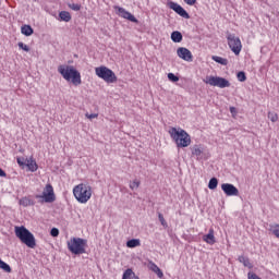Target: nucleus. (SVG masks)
<instances>
[{
	"mask_svg": "<svg viewBox=\"0 0 279 279\" xmlns=\"http://www.w3.org/2000/svg\"><path fill=\"white\" fill-rule=\"evenodd\" d=\"M50 234L52 235V236H59L60 235V230H58V228H52L51 230H50Z\"/></svg>",
	"mask_w": 279,
	"mask_h": 279,
	"instance_id": "37",
	"label": "nucleus"
},
{
	"mask_svg": "<svg viewBox=\"0 0 279 279\" xmlns=\"http://www.w3.org/2000/svg\"><path fill=\"white\" fill-rule=\"evenodd\" d=\"M0 269L5 271V274H12V267H10V265H8V263L3 262L2 259H0Z\"/></svg>",
	"mask_w": 279,
	"mask_h": 279,
	"instance_id": "23",
	"label": "nucleus"
},
{
	"mask_svg": "<svg viewBox=\"0 0 279 279\" xmlns=\"http://www.w3.org/2000/svg\"><path fill=\"white\" fill-rule=\"evenodd\" d=\"M158 219L161 226H163V228H167V220H165V216L162 214H158Z\"/></svg>",
	"mask_w": 279,
	"mask_h": 279,
	"instance_id": "35",
	"label": "nucleus"
},
{
	"mask_svg": "<svg viewBox=\"0 0 279 279\" xmlns=\"http://www.w3.org/2000/svg\"><path fill=\"white\" fill-rule=\"evenodd\" d=\"M236 77H238L239 82H245L247 80V76L245 75V72H243V71L238 72Z\"/></svg>",
	"mask_w": 279,
	"mask_h": 279,
	"instance_id": "31",
	"label": "nucleus"
},
{
	"mask_svg": "<svg viewBox=\"0 0 279 279\" xmlns=\"http://www.w3.org/2000/svg\"><path fill=\"white\" fill-rule=\"evenodd\" d=\"M95 73L98 77H100V80L107 82V84H114V82H117V74H114L113 71L107 66L101 65L96 68Z\"/></svg>",
	"mask_w": 279,
	"mask_h": 279,
	"instance_id": "6",
	"label": "nucleus"
},
{
	"mask_svg": "<svg viewBox=\"0 0 279 279\" xmlns=\"http://www.w3.org/2000/svg\"><path fill=\"white\" fill-rule=\"evenodd\" d=\"M186 5H195L197 3V0H183Z\"/></svg>",
	"mask_w": 279,
	"mask_h": 279,
	"instance_id": "39",
	"label": "nucleus"
},
{
	"mask_svg": "<svg viewBox=\"0 0 279 279\" xmlns=\"http://www.w3.org/2000/svg\"><path fill=\"white\" fill-rule=\"evenodd\" d=\"M170 10H173L179 16H182V19H191V15H189V12L182 8V5L178 4L177 2H169Z\"/></svg>",
	"mask_w": 279,
	"mask_h": 279,
	"instance_id": "11",
	"label": "nucleus"
},
{
	"mask_svg": "<svg viewBox=\"0 0 279 279\" xmlns=\"http://www.w3.org/2000/svg\"><path fill=\"white\" fill-rule=\"evenodd\" d=\"M203 241H205V243H208V245H215L217 243V240H215V230L209 229L208 234H205L203 236Z\"/></svg>",
	"mask_w": 279,
	"mask_h": 279,
	"instance_id": "14",
	"label": "nucleus"
},
{
	"mask_svg": "<svg viewBox=\"0 0 279 279\" xmlns=\"http://www.w3.org/2000/svg\"><path fill=\"white\" fill-rule=\"evenodd\" d=\"M85 117L87 118V119H90V120H93V119H97V117H99V114H97V113H86L85 114Z\"/></svg>",
	"mask_w": 279,
	"mask_h": 279,
	"instance_id": "38",
	"label": "nucleus"
},
{
	"mask_svg": "<svg viewBox=\"0 0 279 279\" xmlns=\"http://www.w3.org/2000/svg\"><path fill=\"white\" fill-rule=\"evenodd\" d=\"M36 199H44L40 201V203L43 204V202H45L46 204H53V202H56V193L53 192V185H51L50 183L46 184L43 194H37Z\"/></svg>",
	"mask_w": 279,
	"mask_h": 279,
	"instance_id": "8",
	"label": "nucleus"
},
{
	"mask_svg": "<svg viewBox=\"0 0 279 279\" xmlns=\"http://www.w3.org/2000/svg\"><path fill=\"white\" fill-rule=\"evenodd\" d=\"M171 138L174 141L177 147H189L191 145V135L182 129L171 128L169 130Z\"/></svg>",
	"mask_w": 279,
	"mask_h": 279,
	"instance_id": "2",
	"label": "nucleus"
},
{
	"mask_svg": "<svg viewBox=\"0 0 279 279\" xmlns=\"http://www.w3.org/2000/svg\"><path fill=\"white\" fill-rule=\"evenodd\" d=\"M136 279H138V277H136Z\"/></svg>",
	"mask_w": 279,
	"mask_h": 279,
	"instance_id": "42",
	"label": "nucleus"
},
{
	"mask_svg": "<svg viewBox=\"0 0 279 279\" xmlns=\"http://www.w3.org/2000/svg\"><path fill=\"white\" fill-rule=\"evenodd\" d=\"M214 62H217L218 64H222V66H228V59L214 56L213 57Z\"/></svg>",
	"mask_w": 279,
	"mask_h": 279,
	"instance_id": "24",
	"label": "nucleus"
},
{
	"mask_svg": "<svg viewBox=\"0 0 279 279\" xmlns=\"http://www.w3.org/2000/svg\"><path fill=\"white\" fill-rule=\"evenodd\" d=\"M149 269H151L154 271V274H157L158 278L165 277V274L162 272L160 267H158V265H156L154 262L149 263Z\"/></svg>",
	"mask_w": 279,
	"mask_h": 279,
	"instance_id": "16",
	"label": "nucleus"
},
{
	"mask_svg": "<svg viewBox=\"0 0 279 279\" xmlns=\"http://www.w3.org/2000/svg\"><path fill=\"white\" fill-rule=\"evenodd\" d=\"M140 245H141V240L138 239H132L126 242V247H130V248L140 247Z\"/></svg>",
	"mask_w": 279,
	"mask_h": 279,
	"instance_id": "22",
	"label": "nucleus"
},
{
	"mask_svg": "<svg viewBox=\"0 0 279 279\" xmlns=\"http://www.w3.org/2000/svg\"><path fill=\"white\" fill-rule=\"evenodd\" d=\"M227 43L231 51L234 52V56H240L241 50L243 49V44H241V38L236 37L235 34L227 32Z\"/></svg>",
	"mask_w": 279,
	"mask_h": 279,
	"instance_id": "7",
	"label": "nucleus"
},
{
	"mask_svg": "<svg viewBox=\"0 0 279 279\" xmlns=\"http://www.w3.org/2000/svg\"><path fill=\"white\" fill-rule=\"evenodd\" d=\"M221 190L225 194H227L228 197L238 196L239 195V189L234 186L232 183H223L221 185Z\"/></svg>",
	"mask_w": 279,
	"mask_h": 279,
	"instance_id": "13",
	"label": "nucleus"
},
{
	"mask_svg": "<svg viewBox=\"0 0 279 279\" xmlns=\"http://www.w3.org/2000/svg\"><path fill=\"white\" fill-rule=\"evenodd\" d=\"M129 186L131 191H135V189H138V186H141V181L135 179L133 182H130Z\"/></svg>",
	"mask_w": 279,
	"mask_h": 279,
	"instance_id": "30",
	"label": "nucleus"
},
{
	"mask_svg": "<svg viewBox=\"0 0 279 279\" xmlns=\"http://www.w3.org/2000/svg\"><path fill=\"white\" fill-rule=\"evenodd\" d=\"M114 10L118 14V16H121V19H126V21H131V23H138V20L129 11H126L123 7H114Z\"/></svg>",
	"mask_w": 279,
	"mask_h": 279,
	"instance_id": "10",
	"label": "nucleus"
},
{
	"mask_svg": "<svg viewBox=\"0 0 279 279\" xmlns=\"http://www.w3.org/2000/svg\"><path fill=\"white\" fill-rule=\"evenodd\" d=\"M88 246V240L82 238H72L68 241V250L80 256V254H86V247Z\"/></svg>",
	"mask_w": 279,
	"mask_h": 279,
	"instance_id": "5",
	"label": "nucleus"
},
{
	"mask_svg": "<svg viewBox=\"0 0 279 279\" xmlns=\"http://www.w3.org/2000/svg\"><path fill=\"white\" fill-rule=\"evenodd\" d=\"M68 7L74 12H80L82 10V5L77 3H69Z\"/></svg>",
	"mask_w": 279,
	"mask_h": 279,
	"instance_id": "29",
	"label": "nucleus"
},
{
	"mask_svg": "<svg viewBox=\"0 0 279 279\" xmlns=\"http://www.w3.org/2000/svg\"><path fill=\"white\" fill-rule=\"evenodd\" d=\"M7 173L5 171H3V169L0 168V178H7Z\"/></svg>",
	"mask_w": 279,
	"mask_h": 279,
	"instance_id": "40",
	"label": "nucleus"
},
{
	"mask_svg": "<svg viewBox=\"0 0 279 279\" xmlns=\"http://www.w3.org/2000/svg\"><path fill=\"white\" fill-rule=\"evenodd\" d=\"M177 54L185 62H193V53L189 48L180 47L177 49Z\"/></svg>",
	"mask_w": 279,
	"mask_h": 279,
	"instance_id": "12",
	"label": "nucleus"
},
{
	"mask_svg": "<svg viewBox=\"0 0 279 279\" xmlns=\"http://www.w3.org/2000/svg\"><path fill=\"white\" fill-rule=\"evenodd\" d=\"M268 119L272 122L276 123V121H278V114L275 112L269 111L268 112Z\"/></svg>",
	"mask_w": 279,
	"mask_h": 279,
	"instance_id": "32",
	"label": "nucleus"
},
{
	"mask_svg": "<svg viewBox=\"0 0 279 279\" xmlns=\"http://www.w3.org/2000/svg\"><path fill=\"white\" fill-rule=\"evenodd\" d=\"M268 230H269V232L275 234L277 239H279V225L278 223H270Z\"/></svg>",
	"mask_w": 279,
	"mask_h": 279,
	"instance_id": "21",
	"label": "nucleus"
},
{
	"mask_svg": "<svg viewBox=\"0 0 279 279\" xmlns=\"http://www.w3.org/2000/svg\"><path fill=\"white\" fill-rule=\"evenodd\" d=\"M25 166H27L28 171H32L34 173V171H38V163H36V160L29 158H26V163Z\"/></svg>",
	"mask_w": 279,
	"mask_h": 279,
	"instance_id": "15",
	"label": "nucleus"
},
{
	"mask_svg": "<svg viewBox=\"0 0 279 279\" xmlns=\"http://www.w3.org/2000/svg\"><path fill=\"white\" fill-rule=\"evenodd\" d=\"M21 32L24 36H32L34 34V28L31 25H23Z\"/></svg>",
	"mask_w": 279,
	"mask_h": 279,
	"instance_id": "18",
	"label": "nucleus"
},
{
	"mask_svg": "<svg viewBox=\"0 0 279 279\" xmlns=\"http://www.w3.org/2000/svg\"><path fill=\"white\" fill-rule=\"evenodd\" d=\"M58 73L62 75L65 82H71L73 86L82 84V74L73 65H59Z\"/></svg>",
	"mask_w": 279,
	"mask_h": 279,
	"instance_id": "1",
	"label": "nucleus"
},
{
	"mask_svg": "<svg viewBox=\"0 0 279 279\" xmlns=\"http://www.w3.org/2000/svg\"><path fill=\"white\" fill-rule=\"evenodd\" d=\"M73 195L80 204H86L93 197V187L90 185L81 183L73 189Z\"/></svg>",
	"mask_w": 279,
	"mask_h": 279,
	"instance_id": "3",
	"label": "nucleus"
},
{
	"mask_svg": "<svg viewBox=\"0 0 279 279\" xmlns=\"http://www.w3.org/2000/svg\"><path fill=\"white\" fill-rule=\"evenodd\" d=\"M17 47H19L20 49H23V51H26V52L29 51V46L23 44V41H20V43L17 44Z\"/></svg>",
	"mask_w": 279,
	"mask_h": 279,
	"instance_id": "34",
	"label": "nucleus"
},
{
	"mask_svg": "<svg viewBox=\"0 0 279 279\" xmlns=\"http://www.w3.org/2000/svg\"><path fill=\"white\" fill-rule=\"evenodd\" d=\"M60 21H64L65 23H69L71 21V13L69 11H61L59 13Z\"/></svg>",
	"mask_w": 279,
	"mask_h": 279,
	"instance_id": "20",
	"label": "nucleus"
},
{
	"mask_svg": "<svg viewBox=\"0 0 279 279\" xmlns=\"http://www.w3.org/2000/svg\"><path fill=\"white\" fill-rule=\"evenodd\" d=\"M132 276H134V271L132 270V268H128L122 276V279H130L132 278Z\"/></svg>",
	"mask_w": 279,
	"mask_h": 279,
	"instance_id": "28",
	"label": "nucleus"
},
{
	"mask_svg": "<svg viewBox=\"0 0 279 279\" xmlns=\"http://www.w3.org/2000/svg\"><path fill=\"white\" fill-rule=\"evenodd\" d=\"M168 80L170 82H180V77L173 73H168Z\"/></svg>",
	"mask_w": 279,
	"mask_h": 279,
	"instance_id": "33",
	"label": "nucleus"
},
{
	"mask_svg": "<svg viewBox=\"0 0 279 279\" xmlns=\"http://www.w3.org/2000/svg\"><path fill=\"white\" fill-rule=\"evenodd\" d=\"M203 82L204 84L217 86L218 88H230V81L221 76H206Z\"/></svg>",
	"mask_w": 279,
	"mask_h": 279,
	"instance_id": "9",
	"label": "nucleus"
},
{
	"mask_svg": "<svg viewBox=\"0 0 279 279\" xmlns=\"http://www.w3.org/2000/svg\"><path fill=\"white\" fill-rule=\"evenodd\" d=\"M218 184H219V180L217 178H211L208 183V189H210V191H215Z\"/></svg>",
	"mask_w": 279,
	"mask_h": 279,
	"instance_id": "25",
	"label": "nucleus"
},
{
	"mask_svg": "<svg viewBox=\"0 0 279 279\" xmlns=\"http://www.w3.org/2000/svg\"><path fill=\"white\" fill-rule=\"evenodd\" d=\"M20 205L27 208V206H34V203L28 197H23L22 199H20Z\"/></svg>",
	"mask_w": 279,
	"mask_h": 279,
	"instance_id": "27",
	"label": "nucleus"
},
{
	"mask_svg": "<svg viewBox=\"0 0 279 279\" xmlns=\"http://www.w3.org/2000/svg\"><path fill=\"white\" fill-rule=\"evenodd\" d=\"M202 154H204V150H202V147H199V145H194L192 147V156L199 157Z\"/></svg>",
	"mask_w": 279,
	"mask_h": 279,
	"instance_id": "26",
	"label": "nucleus"
},
{
	"mask_svg": "<svg viewBox=\"0 0 279 279\" xmlns=\"http://www.w3.org/2000/svg\"><path fill=\"white\" fill-rule=\"evenodd\" d=\"M239 263H242V265H244V267H247L248 269H252V267H254L252 265V263L250 262V257H245L243 255L239 256L238 258Z\"/></svg>",
	"mask_w": 279,
	"mask_h": 279,
	"instance_id": "17",
	"label": "nucleus"
},
{
	"mask_svg": "<svg viewBox=\"0 0 279 279\" xmlns=\"http://www.w3.org/2000/svg\"><path fill=\"white\" fill-rule=\"evenodd\" d=\"M15 236L20 239L24 243V245H27V247H31L34 250L36 247V238H34V234L27 230L25 227H15Z\"/></svg>",
	"mask_w": 279,
	"mask_h": 279,
	"instance_id": "4",
	"label": "nucleus"
},
{
	"mask_svg": "<svg viewBox=\"0 0 279 279\" xmlns=\"http://www.w3.org/2000/svg\"><path fill=\"white\" fill-rule=\"evenodd\" d=\"M230 112H231V114L236 113V108H234V107H230Z\"/></svg>",
	"mask_w": 279,
	"mask_h": 279,
	"instance_id": "41",
	"label": "nucleus"
},
{
	"mask_svg": "<svg viewBox=\"0 0 279 279\" xmlns=\"http://www.w3.org/2000/svg\"><path fill=\"white\" fill-rule=\"evenodd\" d=\"M172 43H182V33L174 31L171 33Z\"/></svg>",
	"mask_w": 279,
	"mask_h": 279,
	"instance_id": "19",
	"label": "nucleus"
},
{
	"mask_svg": "<svg viewBox=\"0 0 279 279\" xmlns=\"http://www.w3.org/2000/svg\"><path fill=\"white\" fill-rule=\"evenodd\" d=\"M26 160L27 159H25L23 157H17L16 158L17 165H20V167H24V165H26Z\"/></svg>",
	"mask_w": 279,
	"mask_h": 279,
	"instance_id": "36",
	"label": "nucleus"
}]
</instances>
